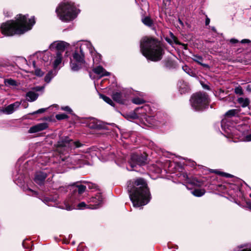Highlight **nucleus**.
<instances>
[{
	"mask_svg": "<svg viewBox=\"0 0 251 251\" xmlns=\"http://www.w3.org/2000/svg\"><path fill=\"white\" fill-rule=\"evenodd\" d=\"M126 189L129 198L135 207L146 205L151 198L147 182L143 177H136L129 180L127 182Z\"/></svg>",
	"mask_w": 251,
	"mask_h": 251,
	"instance_id": "1",
	"label": "nucleus"
},
{
	"mask_svg": "<svg viewBox=\"0 0 251 251\" xmlns=\"http://www.w3.org/2000/svg\"><path fill=\"white\" fill-rule=\"evenodd\" d=\"M27 17L22 14L17 15L15 20H8L3 23L0 26L1 33L6 36H11L15 34L21 35L30 30L35 24L34 18L27 21Z\"/></svg>",
	"mask_w": 251,
	"mask_h": 251,
	"instance_id": "2",
	"label": "nucleus"
},
{
	"mask_svg": "<svg viewBox=\"0 0 251 251\" xmlns=\"http://www.w3.org/2000/svg\"><path fill=\"white\" fill-rule=\"evenodd\" d=\"M140 51L148 60L157 62L161 60L165 53L163 44L158 39L146 36L140 41Z\"/></svg>",
	"mask_w": 251,
	"mask_h": 251,
	"instance_id": "3",
	"label": "nucleus"
},
{
	"mask_svg": "<svg viewBox=\"0 0 251 251\" xmlns=\"http://www.w3.org/2000/svg\"><path fill=\"white\" fill-rule=\"evenodd\" d=\"M55 12L60 20L68 23L76 18L80 10L75 7L74 2L67 1L60 3L56 8Z\"/></svg>",
	"mask_w": 251,
	"mask_h": 251,
	"instance_id": "4",
	"label": "nucleus"
},
{
	"mask_svg": "<svg viewBox=\"0 0 251 251\" xmlns=\"http://www.w3.org/2000/svg\"><path fill=\"white\" fill-rule=\"evenodd\" d=\"M192 107L196 111H202L208 108L210 99L208 94L203 92L193 94L190 100Z\"/></svg>",
	"mask_w": 251,
	"mask_h": 251,
	"instance_id": "5",
	"label": "nucleus"
},
{
	"mask_svg": "<svg viewBox=\"0 0 251 251\" xmlns=\"http://www.w3.org/2000/svg\"><path fill=\"white\" fill-rule=\"evenodd\" d=\"M84 53L81 48L79 52L75 50L73 53V59H71L70 66L73 71H78L85 65Z\"/></svg>",
	"mask_w": 251,
	"mask_h": 251,
	"instance_id": "6",
	"label": "nucleus"
},
{
	"mask_svg": "<svg viewBox=\"0 0 251 251\" xmlns=\"http://www.w3.org/2000/svg\"><path fill=\"white\" fill-rule=\"evenodd\" d=\"M148 154L146 152L143 153H133L130 157L129 164L131 168H134L137 165L143 166L148 163Z\"/></svg>",
	"mask_w": 251,
	"mask_h": 251,
	"instance_id": "7",
	"label": "nucleus"
},
{
	"mask_svg": "<svg viewBox=\"0 0 251 251\" xmlns=\"http://www.w3.org/2000/svg\"><path fill=\"white\" fill-rule=\"evenodd\" d=\"M73 140L69 138L68 136H59V140L57 143L54 145L56 150L59 151V149L68 147L72 148V142Z\"/></svg>",
	"mask_w": 251,
	"mask_h": 251,
	"instance_id": "8",
	"label": "nucleus"
},
{
	"mask_svg": "<svg viewBox=\"0 0 251 251\" xmlns=\"http://www.w3.org/2000/svg\"><path fill=\"white\" fill-rule=\"evenodd\" d=\"M20 105V102L16 101L13 103L8 105L5 108H3L0 110V112L9 115L13 113L15 109L18 108Z\"/></svg>",
	"mask_w": 251,
	"mask_h": 251,
	"instance_id": "9",
	"label": "nucleus"
},
{
	"mask_svg": "<svg viewBox=\"0 0 251 251\" xmlns=\"http://www.w3.org/2000/svg\"><path fill=\"white\" fill-rule=\"evenodd\" d=\"M48 127V124L46 123H43L38 124L35 126H31L28 132L30 133H33L38 132L43 130L47 129Z\"/></svg>",
	"mask_w": 251,
	"mask_h": 251,
	"instance_id": "10",
	"label": "nucleus"
},
{
	"mask_svg": "<svg viewBox=\"0 0 251 251\" xmlns=\"http://www.w3.org/2000/svg\"><path fill=\"white\" fill-rule=\"evenodd\" d=\"M177 86L179 92L181 94H185L190 91V87L188 83L183 80H180L177 83Z\"/></svg>",
	"mask_w": 251,
	"mask_h": 251,
	"instance_id": "11",
	"label": "nucleus"
},
{
	"mask_svg": "<svg viewBox=\"0 0 251 251\" xmlns=\"http://www.w3.org/2000/svg\"><path fill=\"white\" fill-rule=\"evenodd\" d=\"M47 176L46 173L42 171L37 172L35 175L34 181L38 184H43Z\"/></svg>",
	"mask_w": 251,
	"mask_h": 251,
	"instance_id": "12",
	"label": "nucleus"
},
{
	"mask_svg": "<svg viewBox=\"0 0 251 251\" xmlns=\"http://www.w3.org/2000/svg\"><path fill=\"white\" fill-rule=\"evenodd\" d=\"M88 126L92 129H105V126L102 124L100 122L93 121L88 124Z\"/></svg>",
	"mask_w": 251,
	"mask_h": 251,
	"instance_id": "13",
	"label": "nucleus"
},
{
	"mask_svg": "<svg viewBox=\"0 0 251 251\" xmlns=\"http://www.w3.org/2000/svg\"><path fill=\"white\" fill-rule=\"evenodd\" d=\"M112 98L114 101L119 103L124 104L125 102V99L123 98V93L121 92L113 93Z\"/></svg>",
	"mask_w": 251,
	"mask_h": 251,
	"instance_id": "14",
	"label": "nucleus"
},
{
	"mask_svg": "<svg viewBox=\"0 0 251 251\" xmlns=\"http://www.w3.org/2000/svg\"><path fill=\"white\" fill-rule=\"evenodd\" d=\"M192 58L193 60L198 63L199 65L203 67L204 68L209 69V66L207 64L202 63L203 58L201 56L198 54H194Z\"/></svg>",
	"mask_w": 251,
	"mask_h": 251,
	"instance_id": "15",
	"label": "nucleus"
},
{
	"mask_svg": "<svg viewBox=\"0 0 251 251\" xmlns=\"http://www.w3.org/2000/svg\"><path fill=\"white\" fill-rule=\"evenodd\" d=\"M141 22L147 26L151 27L154 25L152 19L149 16H143L141 18Z\"/></svg>",
	"mask_w": 251,
	"mask_h": 251,
	"instance_id": "16",
	"label": "nucleus"
},
{
	"mask_svg": "<svg viewBox=\"0 0 251 251\" xmlns=\"http://www.w3.org/2000/svg\"><path fill=\"white\" fill-rule=\"evenodd\" d=\"M38 96H39V95L38 93H36L32 91H30L27 92L26 94V97L29 98V99H27V100L28 101H30V102H32V101L36 100L37 99Z\"/></svg>",
	"mask_w": 251,
	"mask_h": 251,
	"instance_id": "17",
	"label": "nucleus"
},
{
	"mask_svg": "<svg viewBox=\"0 0 251 251\" xmlns=\"http://www.w3.org/2000/svg\"><path fill=\"white\" fill-rule=\"evenodd\" d=\"M164 66L167 68L174 69L176 68V62L172 59H168L164 61Z\"/></svg>",
	"mask_w": 251,
	"mask_h": 251,
	"instance_id": "18",
	"label": "nucleus"
},
{
	"mask_svg": "<svg viewBox=\"0 0 251 251\" xmlns=\"http://www.w3.org/2000/svg\"><path fill=\"white\" fill-rule=\"evenodd\" d=\"M56 58L53 63L54 68H56L61 63L62 60V54H61V52H57L56 54Z\"/></svg>",
	"mask_w": 251,
	"mask_h": 251,
	"instance_id": "19",
	"label": "nucleus"
},
{
	"mask_svg": "<svg viewBox=\"0 0 251 251\" xmlns=\"http://www.w3.org/2000/svg\"><path fill=\"white\" fill-rule=\"evenodd\" d=\"M65 42L63 41H60L56 44L55 48L57 50V52H60L61 54L65 50Z\"/></svg>",
	"mask_w": 251,
	"mask_h": 251,
	"instance_id": "20",
	"label": "nucleus"
},
{
	"mask_svg": "<svg viewBox=\"0 0 251 251\" xmlns=\"http://www.w3.org/2000/svg\"><path fill=\"white\" fill-rule=\"evenodd\" d=\"M145 106H141L137 107L134 109V113L131 114L129 115V117L132 119H136L138 118V116L137 115V113H144V111H141V112H139V110H142L144 109Z\"/></svg>",
	"mask_w": 251,
	"mask_h": 251,
	"instance_id": "21",
	"label": "nucleus"
},
{
	"mask_svg": "<svg viewBox=\"0 0 251 251\" xmlns=\"http://www.w3.org/2000/svg\"><path fill=\"white\" fill-rule=\"evenodd\" d=\"M211 172L219 175L222 176H225L226 178H232L234 177V176L231 174L225 173L223 172H221L217 170H211Z\"/></svg>",
	"mask_w": 251,
	"mask_h": 251,
	"instance_id": "22",
	"label": "nucleus"
},
{
	"mask_svg": "<svg viewBox=\"0 0 251 251\" xmlns=\"http://www.w3.org/2000/svg\"><path fill=\"white\" fill-rule=\"evenodd\" d=\"M238 102L241 105L242 107H246L249 105L250 100L248 98H239L238 99Z\"/></svg>",
	"mask_w": 251,
	"mask_h": 251,
	"instance_id": "23",
	"label": "nucleus"
},
{
	"mask_svg": "<svg viewBox=\"0 0 251 251\" xmlns=\"http://www.w3.org/2000/svg\"><path fill=\"white\" fill-rule=\"evenodd\" d=\"M100 97L106 103L109 104V105L114 107L115 106V103L112 101V100L109 98L108 97L103 95V94H100Z\"/></svg>",
	"mask_w": 251,
	"mask_h": 251,
	"instance_id": "24",
	"label": "nucleus"
},
{
	"mask_svg": "<svg viewBox=\"0 0 251 251\" xmlns=\"http://www.w3.org/2000/svg\"><path fill=\"white\" fill-rule=\"evenodd\" d=\"M4 84L8 86H16L18 85L17 81L12 78L5 79Z\"/></svg>",
	"mask_w": 251,
	"mask_h": 251,
	"instance_id": "25",
	"label": "nucleus"
},
{
	"mask_svg": "<svg viewBox=\"0 0 251 251\" xmlns=\"http://www.w3.org/2000/svg\"><path fill=\"white\" fill-rule=\"evenodd\" d=\"M205 191L204 189H195L192 191V194L196 197H201L203 196Z\"/></svg>",
	"mask_w": 251,
	"mask_h": 251,
	"instance_id": "26",
	"label": "nucleus"
},
{
	"mask_svg": "<svg viewBox=\"0 0 251 251\" xmlns=\"http://www.w3.org/2000/svg\"><path fill=\"white\" fill-rule=\"evenodd\" d=\"M238 113V110L237 109H230L227 111L225 114V117L231 118L235 116Z\"/></svg>",
	"mask_w": 251,
	"mask_h": 251,
	"instance_id": "27",
	"label": "nucleus"
},
{
	"mask_svg": "<svg viewBox=\"0 0 251 251\" xmlns=\"http://www.w3.org/2000/svg\"><path fill=\"white\" fill-rule=\"evenodd\" d=\"M105 69L101 66H99L93 69V71L96 74L101 75L102 73L104 72Z\"/></svg>",
	"mask_w": 251,
	"mask_h": 251,
	"instance_id": "28",
	"label": "nucleus"
},
{
	"mask_svg": "<svg viewBox=\"0 0 251 251\" xmlns=\"http://www.w3.org/2000/svg\"><path fill=\"white\" fill-rule=\"evenodd\" d=\"M76 185L77 188V191L78 195H81L82 194H83L85 191L86 189V186L82 185V184Z\"/></svg>",
	"mask_w": 251,
	"mask_h": 251,
	"instance_id": "29",
	"label": "nucleus"
},
{
	"mask_svg": "<svg viewBox=\"0 0 251 251\" xmlns=\"http://www.w3.org/2000/svg\"><path fill=\"white\" fill-rule=\"evenodd\" d=\"M53 71L51 70L49 71L48 74L46 75L44 78V80L46 83H49L51 78H52Z\"/></svg>",
	"mask_w": 251,
	"mask_h": 251,
	"instance_id": "30",
	"label": "nucleus"
},
{
	"mask_svg": "<svg viewBox=\"0 0 251 251\" xmlns=\"http://www.w3.org/2000/svg\"><path fill=\"white\" fill-rule=\"evenodd\" d=\"M132 102L133 103H135L136 104H141L144 103L145 102V100H143V99L137 97V98H133L132 100Z\"/></svg>",
	"mask_w": 251,
	"mask_h": 251,
	"instance_id": "31",
	"label": "nucleus"
},
{
	"mask_svg": "<svg viewBox=\"0 0 251 251\" xmlns=\"http://www.w3.org/2000/svg\"><path fill=\"white\" fill-rule=\"evenodd\" d=\"M56 119L58 121L69 118V116L65 113L58 114L55 115Z\"/></svg>",
	"mask_w": 251,
	"mask_h": 251,
	"instance_id": "32",
	"label": "nucleus"
},
{
	"mask_svg": "<svg viewBox=\"0 0 251 251\" xmlns=\"http://www.w3.org/2000/svg\"><path fill=\"white\" fill-rule=\"evenodd\" d=\"M170 35L172 40H173V43L178 45L181 44V42L179 41L177 37H176L172 32H170Z\"/></svg>",
	"mask_w": 251,
	"mask_h": 251,
	"instance_id": "33",
	"label": "nucleus"
},
{
	"mask_svg": "<svg viewBox=\"0 0 251 251\" xmlns=\"http://www.w3.org/2000/svg\"><path fill=\"white\" fill-rule=\"evenodd\" d=\"M32 74L37 76L41 77L44 75V72H43L40 69L37 68L35 69L34 73H32Z\"/></svg>",
	"mask_w": 251,
	"mask_h": 251,
	"instance_id": "34",
	"label": "nucleus"
},
{
	"mask_svg": "<svg viewBox=\"0 0 251 251\" xmlns=\"http://www.w3.org/2000/svg\"><path fill=\"white\" fill-rule=\"evenodd\" d=\"M61 109L68 112L69 113L71 114V115H75L72 109L68 106H62V107H61Z\"/></svg>",
	"mask_w": 251,
	"mask_h": 251,
	"instance_id": "35",
	"label": "nucleus"
},
{
	"mask_svg": "<svg viewBox=\"0 0 251 251\" xmlns=\"http://www.w3.org/2000/svg\"><path fill=\"white\" fill-rule=\"evenodd\" d=\"M47 110V108H41V109H38L37 111H35L32 113H30L28 114L31 115H34L37 114H41V113H43L45 112V111H46Z\"/></svg>",
	"mask_w": 251,
	"mask_h": 251,
	"instance_id": "36",
	"label": "nucleus"
},
{
	"mask_svg": "<svg viewBox=\"0 0 251 251\" xmlns=\"http://www.w3.org/2000/svg\"><path fill=\"white\" fill-rule=\"evenodd\" d=\"M74 146L75 148H80L82 146H83V144L81 143L79 141H72V146Z\"/></svg>",
	"mask_w": 251,
	"mask_h": 251,
	"instance_id": "37",
	"label": "nucleus"
},
{
	"mask_svg": "<svg viewBox=\"0 0 251 251\" xmlns=\"http://www.w3.org/2000/svg\"><path fill=\"white\" fill-rule=\"evenodd\" d=\"M234 92L236 94H239L240 95H243V91L241 86L235 88Z\"/></svg>",
	"mask_w": 251,
	"mask_h": 251,
	"instance_id": "38",
	"label": "nucleus"
},
{
	"mask_svg": "<svg viewBox=\"0 0 251 251\" xmlns=\"http://www.w3.org/2000/svg\"><path fill=\"white\" fill-rule=\"evenodd\" d=\"M73 187V190H72V196L75 197L77 194V187L75 183H74L72 185Z\"/></svg>",
	"mask_w": 251,
	"mask_h": 251,
	"instance_id": "39",
	"label": "nucleus"
},
{
	"mask_svg": "<svg viewBox=\"0 0 251 251\" xmlns=\"http://www.w3.org/2000/svg\"><path fill=\"white\" fill-rule=\"evenodd\" d=\"M189 183L190 184H193V185H200L199 183H200V182L197 179L194 178L193 180H190L189 181Z\"/></svg>",
	"mask_w": 251,
	"mask_h": 251,
	"instance_id": "40",
	"label": "nucleus"
},
{
	"mask_svg": "<svg viewBox=\"0 0 251 251\" xmlns=\"http://www.w3.org/2000/svg\"><path fill=\"white\" fill-rule=\"evenodd\" d=\"M86 206V204L84 202H81L77 205V207L79 209H83Z\"/></svg>",
	"mask_w": 251,
	"mask_h": 251,
	"instance_id": "41",
	"label": "nucleus"
},
{
	"mask_svg": "<svg viewBox=\"0 0 251 251\" xmlns=\"http://www.w3.org/2000/svg\"><path fill=\"white\" fill-rule=\"evenodd\" d=\"M201 84L204 89L208 90H210V87L208 85L204 84L203 82H201Z\"/></svg>",
	"mask_w": 251,
	"mask_h": 251,
	"instance_id": "42",
	"label": "nucleus"
},
{
	"mask_svg": "<svg viewBox=\"0 0 251 251\" xmlns=\"http://www.w3.org/2000/svg\"><path fill=\"white\" fill-rule=\"evenodd\" d=\"M44 88L43 86H36L33 88V90H35L36 91H40L42 90Z\"/></svg>",
	"mask_w": 251,
	"mask_h": 251,
	"instance_id": "43",
	"label": "nucleus"
},
{
	"mask_svg": "<svg viewBox=\"0 0 251 251\" xmlns=\"http://www.w3.org/2000/svg\"><path fill=\"white\" fill-rule=\"evenodd\" d=\"M165 40L167 43H168L170 45H172L173 44V42L172 39H170L168 37L165 38Z\"/></svg>",
	"mask_w": 251,
	"mask_h": 251,
	"instance_id": "44",
	"label": "nucleus"
},
{
	"mask_svg": "<svg viewBox=\"0 0 251 251\" xmlns=\"http://www.w3.org/2000/svg\"><path fill=\"white\" fill-rule=\"evenodd\" d=\"M97 186L95 184L91 183L88 185V187L89 189H95Z\"/></svg>",
	"mask_w": 251,
	"mask_h": 251,
	"instance_id": "45",
	"label": "nucleus"
},
{
	"mask_svg": "<svg viewBox=\"0 0 251 251\" xmlns=\"http://www.w3.org/2000/svg\"><path fill=\"white\" fill-rule=\"evenodd\" d=\"M241 43L242 44L250 43H251V41L249 39H245L242 40Z\"/></svg>",
	"mask_w": 251,
	"mask_h": 251,
	"instance_id": "46",
	"label": "nucleus"
},
{
	"mask_svg": "<svg viewBox=\"0 0 251 251\" xmlns=\"http://www.w3.org/2000/svg\"><path fill=\"white\" fill-rule=\"evenodd\" d=\"M230 42L232 44H236L239 42V41L237 39L232 38L230 40Z\"/></svg>",
	"mask_w": 251,
	"mask_h": 251,
	"instance_id": "47",
	"label": "nucleus"
},
{
	"mask_svg": "<svg viewBox=\"0 0 251 251\" xmlns=\"http://www.w3.org/2000/svg\"><path fill=\"white\" fill-rule=\"evenodd\" d=\"M110 75V73L107 72L105 70L104 71L103 73H102V75H101V76H109Z\"/></svg>",
	"mask_w": 251,
	"mask_h": 251,
	"instance_id": "48",
	"label": "nucleus"
},
{
	"mask_svg": "<svg viewBox=\"0 0 251 251\" xmlns=\"http://www.w3.org/2000/svg\"><path fill=\"white\" fill-rule=\"evenodd\" d=\"M245 138L247 141H251V133L246 135Z\"/></svg>",
	"mask_w": 251,
	"mask_h": 251,
	"instance_id": "49",
	"label": "nucleus"
},
{
	"mask_svg": "<svg viewBox=\"0 0 251 251\" xmlns=\"http://www.w3.org/2000/svg\"><path fill=\"white\" fill-rule=\"evenodd\" d=\"M246 205L248 208L251 211V202L250 201H247L246 202Z\"/></svg>",
	"mask_w": 251,
	"mask_h": 251,
	"instance_id": "50",
	"label": "nucleus"
},
{
	"mask_svg": "<svg viewBox=\"0 0 251 251\" xmlns=\"http://www.w3.org/2000/svg\"><path fill=\"white\" fill-rule=\"evenodd\" d=\"M210 20L206 16L205 19V25H208L210 23Z\"/></svg>",
	"mask_w": 251,
	"mask_h": 251,
	"instance_id": "51",
	"label": "nucleus"
},
{
	"mask_svg": "<svg viewBox=\"0 0 251 251\" xmlns=\"http://www.w3.org/2000/svg\"><path fill=\"white\" fill-rule=\"evenodd\" d=\"M179 45H181L182 46H183V49L184 50H187V49H188L187 44L181 43V44H180Z\"/></svg>",
	"mask_w": 251,
	"mask_h": 251,
	"instance_id": "52",
	"label": "nucleus"
},
{
	"mask_svg": "<svg viewBox=\"0 0 251 251\" xmlns=\"http://www.w3.org/2000/svg\"><path fill=\"white\" fill-rule=\"evenodd\" d=\"M22 105L24 108H26L28 106V104L26 102L24 101V102L23 103Z\"/></svg>",
	"mask_w": 251,
	"mask_h": 251,
	"instance_id": "53",
	"label": "nucleus"
},
{
	"mask_svg": "<svg viewBox=\"0 0 251 251\" xmlns=\"http://www.w3.org/2000/svg\"><path fill=\"white\" fill-rule=\"evenodd\" d=\"M27 190L28 191L31 192L32 193H33V195H37V192L36 191H34L32 190L30 188L27 189Z\"/></svg>",
	"mask_w": 251,
	"mask_h": 251,
	"instance_id": "54",
	"label": "nucleus"
},
{
	"mask_svg": "<svg viewBox=\"0 0 251 251\" xmlns=\"http://www.w3.org/2000/svg\"><path fill=\"white\" fill-rule=\"evenodd\" d=\"M247 90L250 92H251V86L250 85H248L247 86Z\"/></svg>",
	"mask_w": 251,
	"mask_h": 251,
	"instance_id": "55",
	"label": "nucleus"
},
{
	"mask_svg": "<svg viewBox=\"0 0 251 251\" xmlns=\"http://www.w3.org/2000/svg\"><path fill=\"white\" fill-rule=\"evenodd\" d=\"M183 70H184L185 72H186V73H187V69H189V68H188V67L187 66H185V67H183Z\"/></svg>",
	"mask_w": 251,
	"mask_h": 251,
	"instance_id": "56",
	"label": "nucleus"
},
{
	"mask_svg": "<svg viewBox=\"0 0 251 251\" xmlns=\"http://www.w3.org/2000/svg\"><path fill=\"white\" fill-rule=\"evenodd\" d=\"M98 200H99V201H100V202H101L102 201V196H100V195L99 196H98Z\"/></svg>",
	"mask_w": 251,
	"mask_h": 251,
	"instance_id": "57",
	"label": "nucleus"
},
{
	"mask_svg": "<svg viewBox=\"0 0 251 251\" xmlns=\"http://www.w3.org/2000/svg\"><path fill=\"white\" fill-rule=\"evenodd\" d=\"M32 65H33V67H34V68L35 69H36V62L35 61H33L32 62Z\"/></svg>",
	"mask_w": 251,
	"mask_h": 251,
	"instance_id": "58",
	"label": "nucleus"
},
{
	"mask_svg": "<svg viewBox=\"0 0 251 251\" xmlns=\"http://www.w3.org/2000/svg\"><path fill=\"white\" fill-rule=\"evenodd\" d=\"M178 22H179V23L181 25H183V22H182V21H181L180 19H178Z\"/></svg>",
	"mask_w": 251,
	"mask_h": 251,
	"instance_id": "59",
	"label": "nucleus"
},
{
	"mask_svg": "<svg viewBox=\"0 0 251 251\" xmlns=\"http://www.w3.org/2000/svg\"><path fill=\"white\" fill-rule=\"evenodd\" d=\"M44 119L46 120H49V121H50V118L49 117H45Z\"/></svg>",
	"mask_w": 251,
	"mask_h": 251,
	"instance_id": "60",
	"label": "nucleus"
},
{
	"mask_svg": "<svg viewBox=\"0 0 251 251\" xmlns=\"http://www.w3.org/2000/svg\"><path fill=\"white\" fill-rule=\"evenodd\" d=\"M223 122H224V120H222V122H221V124H222V125L223 124Z\"/></svg>",
	"mask_w": 251,
	"mask_h": 251,
	"instance_id": "61",
	"label": "nucleus"
},
{
	"mask_svg": "<svg viewBox=\"0 0 251 251\" xmlns=\"http://www.w3.org/2000/svg\"><path fill=\"white\" fill-rule=\"evenodd\" d=\"M168 1L170 2L172 0H167Z\"/></svg>",
	"mask_w": 251,
	"mask_h": 251,
	"instance_id": "62",
	"label": "nucleus"
},
{
	"mask_svg": "<svg viewBox=\"0 0 251 251\" xmlns=\"http://www.w3.org/2000/svg\"><path fill=\"white\" fill-rule=\"evenodd\" d=\"M250 196L251 197V194H250Z\"/></svg>",
	"mask_w": 251,
	"mask_h": 251,
	"instance_id": "63",
	"label": "nucleus"
}]
</instances>
